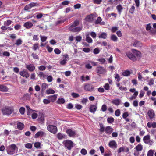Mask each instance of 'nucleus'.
I'll use <instances>...</instances> for the list:
<instances>
[{"label":"nucleus","mask_w":156,"mask_h":156,"mask_svg":"<svg viewBox=\"0 0 156 156\" xmlns=\"http://www.w3.org/2000/svg\"><path fill=\"white\" fill-rule=\"evenodd\" d=\"M6 150L7 154L12 155L16 153L18 148L15 144H12L8 146L7 147Z\"/></svg>","instance_id":"nucleus-1"},{"label":"nucleus","mask_w":156,"mask_h":156,"mask_svg":"<svg viewBox=\"0 0 156 156\" xmlns=\"http://www.w3.org/2000/svg\"><path fill=\"white\" fill-rule=\"evenodd\" d=\"M63 144L64 145L65 148L69 150H70L75 145L72 141L69 140L64 141Z\"/></svg>","instance_id":"nucleus-2"},{"label":"nucleus","mask_w":156,"mask_h":156,"mask_svg":"<svg viewBox=\"0 0 156 156\" xmlns=\"http://www.w3.org/2000/svg\"><path fill=\"white\" fill-rule=\"evenodd\" d=\"M14 111L12 107H6L2 110V113L4 115L8 116L10 115Z\"/></svg>","instance_id":"nucleus-3"},{"label":"nucleus","mask_w":156,"mask_h":156,"mask_svg":"<svg viewBox=\"0 0 156 156\" xmlns=\"http://www.w3.org/2000/svg\"><path fill=\"white\" fill-rule=\"evenodd\" d=\"M66 133L70 137L74 138L78 136L76 131L72 129H67L66 130Z\"/></svg>","instance_id":"nucleus-4"},{"label":"nucleus","mask_w":156,"mask_h":156,"mask_svg":"<svg viewBox=\"0 0 156 156\" xmlns=\"http://www.w3.org/2000/svg\"><path fill=\"white\" fill-rule=\"evenodd\" d=\"M94 86L91 84L86 83L84 87V90L87 91L92 92L94 90Z\"/></svg>","instance_id":"nucleus-5"},{"label":"nucleus","mask_w":156,"mask_h":156,"mask_svg":"<svg viewBox=\"0 0 156 156\" xmlns=\"http://www.w3.org/2000/svg\"><path fill=\"white\" fill-rule=\"evenodd\" d=\"M47 130L52 133L55 134L57 131V129L56 126L51 125H49L47 126Z\"/></svg>","instance_id":"nucleus-6"},{"label":"nucleus","mask_w":156,"mask_h":156,"mask_svg":"<svg viewBox=\"0 0 156 156\" xmlns=\"http://www.w3.org/2000/svg\"><path fill=\"white\" fill-rule=\"evenodd\" d=\"M144 142L147 144H148L150 146H151L153 143V140H151L150 139V136L148 135L145 136L143 139Z\"/></svg>","instance_id":"nucleus-7"},{"label":"nucleus","mask_w":156,"mask_h":156,"mask_svg":"<svg viewBox=\"0 0 156 156\" xmlns=\"http://www.w3.org/2000/svg\"><path fill=\"white\" fill-rule=\"evenodd\" d=\"M63 59H61L60 60V64L62 66H65L69 60V55L67 54L64 55L63 56Z\"/></svg>","instance_id":"nucleus-8"},{"label":"nucleus","mask_w":156,"mask_h":156,"mask_svg":"<svg viewBox=\"0 0 156 156\" xmlns=\"http://www.w3.org/2000/svg\"><path fill=\"white\" fill-rule=\"evenodd\" d=\"M20 74L22 76L28 78L30 76V74L28 71L25 69H23L22 71L20 72Z\"/></svg>","instance_id":"nucleus-9"},{"label":"nucleus","mask_w":156,"mask_h":156,"mask_svg":"<svg viewBox=\"0 0 156 156\" xmlns=\"http://www.w3.org/2000/svg\"><path fill=\"white\" fill-rule=\"evenodd\" d=\"M126 55L128 58L133 61H136L137 59L136 57L130 52H126Z\"/></svg>","instance_id":"nucleus-10"},{"label":"nucleus","mask_w":156,"mask_h":156,"mask_svg":"<svg viewBox=\"0 0 156 156\" xmlns=\"http://www.w3.org/2000/svg\"><path fill=\"white\" fill-rule=\"evenodd\" d=\"M25 66L26 68L30 72H33L35 69V67L33 64H30L28 65L26 64Z\"/></svg>","instance_id":"nucleus-11"},{"label":"nucleus","mask_w":156,"mask_h":156,"mask_svg":"<svg viewBox=\"0 0 156 156\" xmlns=\"http://www.w3.org/2000/svg\"><path fill=\"white\" fill-rule=\"evenodd\" d=\"M83 28V27L82 26H80L79 27H73L72 28H70V29L69 30L73 32H79Z\"/></svg>","instance_id":"nucleus-12"},{"label":"nucleus","mask_w":156,"mask_h":156,"mask_svg":"<svg viewBox=\"0 0 156 156\" xmlns=\"http://www.w3.org/2000/svg\"><path fill=\"white\" fill-rule=\"evenodd\" d=\"M108 145L110 148L114 149L117 148V146L116 141L114 140L110 141Z\"/></svg>","instance_id":"nucleus-13"},{"label":"nucleus","mask_w":156,"mask_h":156,"mask_svg":"<svg viewBox=\"0 0 156 156\" xmlns=\"http://www.w3.org/2000/svg\"><path fill=\"white\" fill-rule=\"evenodd\" d=\"M96 72L98 73L103 74L105 73V71L103 67L98 66L96 68Z\"/></svg>","instance_id":"nucleus-14"},{"label":"nucleus","mask_w":156,"mask_h":156,"mask_svg":"<svg viewBox=\"0 0 156 156\" xmlns=\"http://www.w3.org/2000/svg\"><path fill=\"white\" fill-rule=\"evenodd\" d=\"M97 104L96 105H90L89 108V111L91 112L93 114L95 113V112L97 109Z\"/></svg>","instance_id":"nucleus-15"},{"label":"nucleus","mask_w":156,"mask_h":156,"mask_svg":"<svg viewBox=\"0 0 156 156\" xmlns=\"http://www.w3.org/2000/svg\"><path fill=\"white\" fill-rule=\"evenodd\" d=\"M86 20L89 22H92L95 20L94 15L91 14L87 16L86 17Z\"/></svg>","instance_id":"nucleus-16"},{"label":"nucleus","mask_w":156,"mask_h":156,"mask_svg":"<svg viewBox=\"0 0 156 156\" xmlns=\"http://www.w3.org/2000/svg\"><path fill=\"white\" fill-rule=\"evenodd\" d=\"M45 133L42 131H39L35 134L34 137L35 138H37L39 136L41 137L45 136Z\"/></svg>","instance_id":"nucleus-17"},{"label":"nucleus","mask_w":156,"mask_h":156,"mask_svg":"<svg viewBox=\"0 0 156 156\" xmlns=\"http://www.w3.org/2000/svg\"><path fill=\"white\" fill-rule=\"evenodd\" d=\"M133 45L135 47L141 48L143 44L140 41L135 40L134 42Z\"/></svg>","instance_id":"nucleus-18"},{"label":"nucleus","mask_w":156,"mask_h":156,"mask_svg":"<svg viewBox=\"0 0 156 156\" xmlns=\"http://www.w3.org/2000/svg\"><path fill=\"white\" fill-rule=\"evenodd\" d=\"M113 129L110 126H107L105 128V132L106 134H110L113 131Z\"/></svg>","instance_id":"nucleus-19"},{"label":"nucleus","mask_w":156,"mask_h":156,"mask_svg":"<svg viewBox=\"0 0 156 156\" xmlns=\"http://www.w3.org/2000/svg\"><path fill=\"white\" fill-rule=\"evenodd\" d=\"M98 37L99 38L106 39L107 37V34L105 32H102L98 34Z\"/></svg>","instance_id":"nucleus-20"},{"label":"nucleus","mask_w":156,"mask_h":156,"mask_svg":"<svg viewBox=\"0 0 156 156\" xmlns=\"http://www.w3.org/2000/svg\"><path fill=\"white\" fill-rule=\"evenodd\" d=\"M37 74L38 75V76L41 80H44L46 78V77H47V74L44 73L42 72H40L37 73Z\"/></svg>","instance_id":"nucleus-21"},{"label":"nucleus","mask_w":156,"mask_h":156,"mask_svg":"<svg viewBox=\"0 0 156 156\" xmlns=\"http://www.w3.org/2000/svg\"><path fill=\"white\" fill-rule=\"evenodd\" d=\"M132 51L133 53L138 57L140 58L141 57V53L140 51L135 49H132Z\"/></svg>","instance_id":"nucleus-22"},{"label":"nucleus","mask_w":156,"mask_h":156,"mask_svg":"<svg viewBox=\"0 0 156 156\" xmlns=\"http://www.w3.org/2000/svg\"><path fill=\"white\" fill-rule=\"evenodd\" d=\"M8 87L4 85L0 84V91L2 92H7L8 90Z\"/></svg>","instance_id":"nucleus-23"},{"label":"nucleus","mask_w":156,"mask_h":156,"mask_svg":"<svg viewBox=\"0 0 156 156\" xmlns=\"http://www.w3.org/2000/svg\"><path fill=\"white\" fill-rule=\"evenodd\" d=\"M79 24V22L78 20H75L73 23L69 27V29L77 27Z\"/></svg>","instance_id":"nucleus-24"},{"label":"nucleus","mask_w":156,"mask_h":156,"mask_svg":"<svg viewBox=\"0 0 156 156\" xmlns=\"http://www.w3.org/2000/svg\"><path fill=\"white\" fill-rule=\"evenodd\" d=\"M121 102V100L119 99H116L113 100L112 103L118 106L119 105Z\"/></svg>","instance_id":"nucleus-25"},{"label":"nucleus","mask_w":156,"mask_h":156,"mask_svg":"<svg viewBox=\"0 0 156 156\" xmlns=\"http://www.w3.org/2000/svg\"><path fill=\"white\" fill-rule=\"evenodd\" d=\"M57 96V94H54L52 95L48 96V98L50 102H54L56 100Z\"/></svg>","instance_id":"nucleus-26"},{"label":"nucleus","mask_w":156,"mask_h":156,"mask_svg":"<svg viewBox=\"0 0 156 156\" xmlns=\"http://www.w3.org/2000/svg\"><path fill=\"white\" fill-rule=\"evenodd\" d=\"M48 85L46 83H43L41 86V92L42 93H43L45 91V90L47 88Z\"/></svg>","instance_id":"nucleus-27"},{"label":"nucleus","mask_w":156,"mask_h":156,"mask_svg":"<svg viewBox=\"0 0 156 156\" xmlns=\"http://www.w3.org/2000/svg\"><path fill=\"white\" fill-rule=\"evenodd\" d=\"M147 114L151 119H152L154 116V111L153 110H148Z\"/></svg>","instance_id":"nucleus-28"},{"label":"nucleus","mask_w":156,"mask_h":156,"mask_svg":"<svg viewBox=\"0 0 156 156\" xmlns=\"http://www.w3.org/2000/svg\"><path fill=\"white\" fill-rule=\"evenodd\" d=\"M24 26L27 29H30L32 27L33 24L31 22H27L24 24Z\"/></svg>","instance_id":"nucleus-29"},{"label":"nucleus","mask_w":156,"mask_h":156,"mask_svg":"<svg viewBox=\"0 0 156 156\" xmlns=\"http://www.w3.org/2000/svg\"><path fill=\"white\" fill-rule=\"evenodd\" d=\"M17 128L20 130H22L24 127V125L21 122H18L17 123Z\"/></svg>","instance_id":"nucleus-30"},{"label":"nucleus","mask_w":156,"mask_h":156,"mask_svg":"<svg viewBox=\"0 0 156 156\" xmlns=\"http://www.w3.org/2000/svg\"><path fill=\"white\" fill-rule=\"evenodd\" d=\"M66 136L64 134L60 133H58L57 135V137L59 140H62L66 138Z\"/></svg>","instance_id":"nucleus-31"},{"label":"nucleus","mask_w":156,"mask_h":156,"mask_svg":"<svg viewBox=\"0 0 156 156\" xmlns=\"http://www.w3.org/2000/svg\"><path fill=\"white\" fill-rule=\"evenodd\" d=\"M116 8L119 14L120 15L122 12V10L123 9V7L120 4L117 5L116 7Z\"/></svg>","instance_id":"nucleus-32"},{"label":"nucleus","mask_w":156,"mask_h":156,"mask_svg":"<svg viewBox=\"0 0 156 156\" xmlns=\"http://www.w3.org/2000/svg\"><path fill=\"white\" fill-rule=\"evenodd\" d=\"M26 107L27 108V115L29 116L31 115V114L34 111L31 109L30 107L28 106L27 105L26 106Z\"/></svg>","instance_id":"nucleus-33"},{"label":"nucleus","mask_w":156,"mask_h":156,"mask_svg":"<svg viewBox=\"0 0 156 156\" xmlns=\"http://www.w3.org/2000/svg\"><path fill=\"white\" fill-rule=\"evenodd\" d=\"M86 41L89 43H92V39L89 36V34H86Z\"/></svg>","instance_id":"nucleus-34"},{"label":"nucleus","mask_w":156,"mask_h":156,"mask_svg":"<svg viewBox=\"0 0 156 156\" xmlns=\"http://www.w3.org/2000/svg\"><path fill=\"white\" fill-rule=\"evenodd\" d=\"M55 93V91L51 88H49L46 91V93L48 95L54 94Z\"/></svg>","instance_id":"nucleus-35"},{"label":"nucleus","mask_w":156,"mask_h":156,"mask_svg":"<svg viewBox=\"0 0 156 156\" xmlns=\"http://www.w3.org/2000/svg\"><path fill=\"white\" fill-rule=\"evenodd\" d=\"M88 60L86 62L85 67L87 69H91L92 68V66L91 65V63L89 62Z\"/></svg>","instance_id":"nucleus-36"},{"label":"nucleus","mask_w":156,"mask_h":156,"mask_svg":"<svg viewBox=\"0 0 156 156\" xmlns=\"http://www.w3.org/2000/svg\"><path fill=\"white\" fill-rule=\"evenodd\" d=\"M111 40L114 42L117 41L118 38L117 36L114 34H112L111 36Z\"/></svg>","instance_id":"nucleus-37"},{"label":"nucleus","mask_w":156,"mask_h":156,"mask_svg":"<svg viewBox=\"0 0 156 156\" xmlns=\"http://www.w3.org/2000/svg\"><path fill=\"white\" fill-rule=\"evenodd\" d=\"M143 146L141 144H139L134 148L136 151H141L143 149Z\"/></svg>","instance_id":"nucleus-38"},{"label":"nucleus","mask_w":156,"mask_h":156,"mask_svg":"<svg viewBox=\"0 0 156 156\" xmlns=\"http://www.w3.org/2000/svg\"><path fill=\"white\" fill-rule=\"evenodd\" d=\"M65 100L63 98H59L56 101V103L58 104H63L65 102Z\"/></svg>","instance_id":"nucleus-39"},{"label":"nucleus","mask_w":156,"mask_h":156,"mask_svg":"<svg viewBox=\"0 0 156 156\" xmlns=\"http://www.w3.org/2000/svg\"><path fill=\"white\" fill-rule=\"evenodd\" d=\"M130 72L127 70L122 72V75L124 76H128L130 75Z\"/></svg>","instance_id":"nucleus-40"},{"label":"nucleus","mask_w":156,"mask_h":156,"mask_svg":"<svg viewBox=\"0 0 156 156\" xmlns=\"http://www.w3.org/2000/svg\"><path fill=\"white\" fill-rule=\"evenodd\" d=\"M100 131L101 133H103L105 131V128L104 126L103 125L102 123H100Z\"/></svg>","instance_id":"nucleus-41"},{"label":"nucleus","mask_w":156,"mask_h":156,"mask_svg":"<svg viewBox=\"0 0 156 156\" xmlns=\"http://www.w3.org/2000/svg\"><path fill=\"white\" fill-rule=\"evenodd\" d=\"M155 151L154 150H150L147 152V156H153V154Z\"/></svg>","instance_id":"nucleus-42"},{"label":"nucleus","mask_w":156,"mask_h":156,"mask_svg":"<svg viewBox=\"0 0 156 156\" xmlns=\"http://www.w3.org/2000/svg\"><path fill=\"white\" fill-rule=\"evenodd\" d=\"M32 94V93H30V94L27 93L24 95V98L27 100H29L30 98V95Z\"/></svg>","instance_id":"nucleus-43"},{"label":"nucleus","mask_w":156,"mask_h":156,"mask_svg":"<svg viewBox=\"0 0 156 156\" xmlns=\"http://www.w3.org/2000/svg\"><path fill=\"white\" fill-rule=\"evenodd\" d=\"M22 43V41L20 39H19L16 40L15 44L17 46H19Z\"/></svg>","instance_id":"nucleus-44"},{"label":"nucleus","mask_w":156,"mask_h":156,"mask_svg":"<svg viewBox=\"0 0 156 156\" xmlns=\"http://www.w3.org/2000/svg\"><path fill=\"white\" fill-rule=\"evenodd\" d=\"M41 143L39 142H36L34 144V147L37 149L41 148Z\"/></svg>","instance_id":"nucleus-45"},{"label":"nucleus","mask_w":156,"mask_h":156,"mask_svg":"<svg viewBox=\"0 0 156 156\" xmlns=\"http://www.w3.org/2000/svg\"><path fill=\"white\" fill-rule=\"evenodd\" d=\"M71 95L73 98H77L80 96V95L79 94L74 92L72 93Z\"/></svg>","instance_id":"nucleus-46"},{"label":"nucleus","mask_w":156,"mask_h":156,"mask_svg":"<svg viewBox=\"0 0 156 156\" xmlns=\"http://www.w3.org/2000/svg\"><path fill=\"white\" fill-rule=\"evenodd\" d=\"M25 147L27 149H31L32 147V145L31 143H28L25 144Z\"/></svg>","instance_id":"nucleus-47"},{"label":"nucleus","mask_w":156,"mask_h":156,"mask_svg":"<svg viewBox=\"0 0 156 156\" xmlns=\"http://www.w3.org/2000/svg\"><path fill=\"white\" fill-rule=\"evenodd\" d=\"M114 75H115V80L118 82H119L121 79L120 76L118 74H115Z\"/></svg>","instance_id":"nucleus-48"},{"label":"nucleus","mask_w":156,"mask_h":156,"mask_svg":"<svg viewBox=\"0 0 156 156\" xmlns=\"http://www.w3.org/2000/svg\"><path fill=\"white\" fill-rule=\"evenodd\" d=\"M41 40L42 42H44L46 40L47 37L45 36H42V35L40 36Z\"/></svg>","instance_id":"nucleus-49"},{"label":"nucleus","mask_w":156,"mask_h":156,"mask_svg":"<svg viewBox=\"0 0 156 156\" xmlns=\"http://www.w3.org/2000/svg\"><path fill=\"white\" fill-rule=\"evenodd\" d=\"M25 111V108L23 107H21L19 110V111L21 115H23Z\"/></svg>","instance_id":"nucleus-50"},{"label":"nucleus","mask_w":156,"mask_h":156,"mask_svg":"<svg viewBox=\"0 0 156 156\" xmlns=\"http://www.w3.org/2000/svg\"><path fill=\"white\" fill-rule=\"evenodd\" d=\"M125 150V147H121L118 150L117 152L118 153H120L122 152H124Z\"/></svg>","instance_id":"nucleus-51"},{"label":"nucleus","mask_w":156,"mask_h":156,"mask_svg":"<svg viewBox=\"0 0 156 156\" xmlns=\"http://www.w3.org/2000/svg\"><path fill=\"white\" fill-rule=\"evenodd\" d=\"M104 88L107 90H109L110 86L108 83H105L103 86Z\"/></svg>","instance_id":"nucleus-52"},{"label":"nucleus","mask_w":156,"mask_h":156,"mask_svg":"<svg viewBox=\"0 0 156 156\" xmlns=\"http://www.w3.org/2000/svg\"><path fill=\"white\" fill-rule=\"evenodd\" d=\"M114 119L113 117H108L107 119V121L108 123H112L114 122Z\"/></svg>","instance_id":"nucleus-53"},{"label":"nucleus","mask_w":156,"mask_h":156,"mask_svg":"<svg viewBox=\"0 0 156 156\" xmlns=\"http://www.w3.org/2000/svg\"><path fill=\"white\" fill-rule=\"evenodd\" d=\"M66 19H64V20H58L57 21L56 23V24L57 25H58V24L62 23L64 22L65 21H66Z\"/></svg>","instance_id":"nucleus-54"},{"label":"nucleus","mask_w":156,"mask_h":156,"mask_svg":"<svg viewBox=\"0 0 156 156\" xmlns=\"http://www.w3.org/2000/svg\"><path fill=\"white\" fill-rule=\"evenodd\" d=\"M46 78L48 81L49 82H52L53 79V78L51 76H48V75H47Z\"/></svg>","instance_id":"nucleus-55"},{"label":"nucleus","mask_w":156,"mask_h":156,"mask_svg":"<svg viewBox=\"0 0 156 156\" xmlns=\"http://www.w3.org/2000/svg\"><path fill=\"white\" fill-rule=\"evenodd\" d=\"M39 47L38 46V43L34 44L33 47L32 49L34 51H36L37 49H39Z\"/></svg>","instance_id":"nucleus-56"},{"label":"nucleus","mask_w":156,"mask_h":156,"mask_svg":"<svg viewBox=\"0 0 156 156\" xmlns=\"http://www.w3.org/2000/svg\"><path fill=\"white\" fill-rule=\"evenodd\" d=\"M10 55V53L9 52L4 51L2 53V56H9Z\"/></svg>","instance_id":"nucleus-57"},{"label":"nucleus","mask_w":156,"mask_h":156,"mask_svg":"<svg viewBox=\"0 0 156 156\" xmlns=\"http://www.w3.org/2000/svg\"><path fill=\"white\" fill-rule=\"evenodd\" d=\"M80 152L82 155H85L87 153V151L85 149L83 148L81 150Z\"/></svg>","instance_id":"nucleus-58"},{"label":"nucleus","mask_w":156,"mask_h":156,"mask_svg":"<svg viewBox=\"0 0 156 156\" xmlns=\"http://www.w3.org/2000/svg\"><path fill=\"white\" fill-rule=\"evenodd\" d=\"M135 7L134 5H132L131 7L129 9V12L131 14H133L135 11Z\"/></svg>","instance_id":"nucleus-59"},{"label":"nucleus","mask_w":156,"mask_h":156,"mask_svg":"<svg viewBox=\"0 0 156 156\" xmlns=\"http://www.w3.org/2000/svg\"><path fill=\"white\" fill-rule=\"evenodd\" d=\"M101 110L103 112H105L106 111L107 109V107L106 105H103L101 107Z\"/></svg>","instance_id":"nucleus-60"},{"label":"nucleus","mask_w":156,"mask_h":156,"mask_svg":"<svg viewBox=\"0 0 156 156\" xmlns=\"http://www.w3.org/2000/svg\"><path fill=\"white\" fill-rule=\"evenodd\" d=\"M12 23V21L10 20H8L6 22H5L4 25L5 26H8Z\"/></svg>","instance_id":"nucleus-61"},{"label":"nucleus","mask_w":156,"mask_h":156,"mask_svg":"<svg viewBox=\"0 0 156 156\" xmlns=\"http://www.w3.org/2000/svg\"><path fill=\"white\" fill-rule=\"evenodd\" d=\"M82 37L81 36L79 35L75 37L76 41L77 42H80L82 39Z\"/></svg>","instance_id":"nucleus-62"},{"label":"nucleus","mask_w":156,"mask_h":156,"mask_svg":"<svg viewBox=\"0 0 156 156\" xmlns=\"http://www.w3.org/2000/svg\"><path fill=\"white\" fill-rule=\"evenodd\" d=\"M120 114V110L119 109L116 110L115 112V115L116 116H119Z\"/></svg>","instance_id":"nucleus-63"},{"label":"nucleus","mask_w":156,"mask_h":156,"mask_svg":"<svg viewBox=\"0 0 156 156\" xmlns=\"http://www.w3.org/2000/svg\"><path fill=\"white\" fill-rule=\"evenodd\" d=\"M93 2L94 4H100L102 2V0H93Z\"/></svg>","instance_id":"nucleus-64"}]
</instances>
